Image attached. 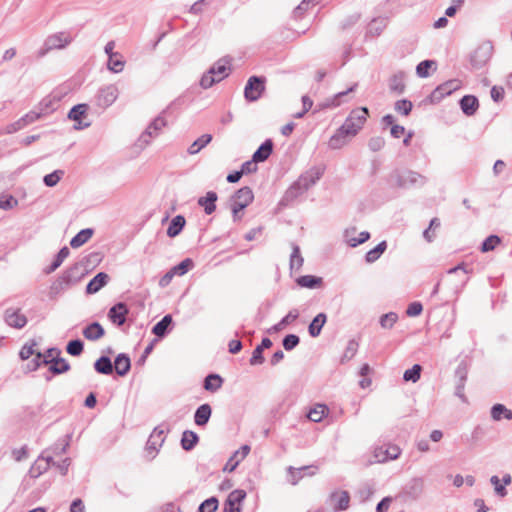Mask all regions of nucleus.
I'll list each match as a JSON object with an SVG mask.
<instances>
[{
    "instance_id": "24",
    "label": "nucleus",
    "mask_w": 512,
    "mask_h": 512,
    "mask_svg": "<svg viewBox=\"0 0 512 512\" xmlns=\"http://www.w3.org/2000/svg\"><path fill=\"white\" fill-rule=\"evenodd\" d=\"M356 84L351 86L345 91H341L333 95L332 97L326 98L322 101V109L324 108H336L346 101L345 97L352 91H354Z\"/></svg>"
},
{
    "instance_id": "64",
    "label": "nucleus",
    "mask_w": 512,
    "mask_h": 512,
    "mask_svg": "<svg viewBox=\"0 0 512 512\" xmlns=\"http://www.w3.org/2000/svg\"><path fill=\"white\" fill-rule=\"evenodd\" d=\"M500 238L497 235L488 236L482 243L481 250L483 252L492 251L499 243Z\"/></svg>"
},
{
    "instance_id": "61",
    "label": "nucleus",
    "mask_w": 512,
    "mask_h": 512,
    "mask_svg": "<svg viewBox=\"0 0 512 512\" xmlns=\"http://www.w3.org/2000/svg\"><path fill=\"white\" fill-rule=\"evenodd\" d=\"M64 172L62 170H55L54 172L47 174L43 178V182L48 187H54L63 176Z\"/></svg>"
},
{
    "instance_id": "7",
    "label": "nucleus",
    "mask_w": 512,
    "mask_h": 512,
    "mask_svg": "<svg viewBox=\"0 0 512 512\" xmlns=\"http://www.w3.org/2000/svg\"><path fill=\"white\" fill-rule=\"evenodd\" d=\"M493 52L491 43L486 42L479 45L470 56V63L474 69H481L490 60Z\"/></svg>"
},
{
    "instance_id": "43",
    "label": "nucleus",
    "mask_w": 512,
    "mask_h": 512,
    "mask_svg": "<svg viewBox=\"0 0 512 512\" xmlns=\"http://www.w3.org/2000/svg\"><path fill=\"white\" fill-rule=\"evenodd\" d=\"M292 253L290 255V269L299 270L303 265V257L300 253V248L297 244L292 243Z\"/></svg>"
},
{
    "instance_id": "10",
    "label": "nucleus",
    "mask_w": 512,
    "mask_h": 512,
    "mask_svg": "<svg viewBox=\"0 0 512 512\" xmlns=\"http://www.w3.org/2000/svg\"><path fill=\"white\" fill-rule=\"evenodd\" d=\"M118 97V89L115 85H107L99 89L96 95V103L101 108L112 105Z\"/></svg>"
},
{
    "instance_id": "29",
    "label": "nucleus",
    "mask_w": 512,
    "mask_h": 512,
    "mask_svg": "<svg viewBox=\"0 0 512 512\" xmlns=\"http://www.w3.org/2000/svg\"><path fill=\"white\" fill-rule=\"evenodd\" d=\"M212 414V409L209 404H202L200 405L194 414V422L198 426H205Z\"/></svg>"
},
{
    "instance_id": "45",
    "label": "nucleus",
    "mask_w": 512,
    "mask_h": 512,
    "mask_svg": "<svg viewBox=\"0 0 512 512\" xmlns=\"http://www.w3.org/2000/svg\"><path fill=\"white\" fill-rule=\"evenodd\" d=\"M194 267V262L191 258H185L179 264L171 268V271L176 276H183Z\"/></svg>"
},
{
    "instance_id": "31",
    "label": "nucleus",
    "mask_w": 512,
    "mask_h": 512,
    "mask_svg": "<svg viewBox=\"0 0 512 512\" xmlns=\"http://www.w3.org/2000/svg\"><path fill=\"white\" fill-rule=\"evenodd\" d=\"M115 371L119 376H125L131 368V361L127 354L120 353L114 361Z\"/></svg>"
},
{
    "instance_id": "12",
    "label": "nucleus",
    "mask_w": 512,
    "mask_h": 512,
    "mask_svg": "<svg viewBox=\"0 0 512 512\" xmlns=\"http://www.w3.org/2000/svg\"><path fill=\"white\" fill-rule=\"evenodd\" d=\"M128 313V306L124 302H118L109 309L108 318L113 324L122 326L126 322Z\"/></svg>"
},
{
    "instance_id": "28",
    "label": "nucleus",
    "mask_w": 512,
    "mask_h": 512,
    "mask_svg": "<svg viewBox=\"0 0 512 512\" xmlns=\"http://www.w3.org/2000/svg\"><path fill=\"white\" fill-rule=\"evenodd\" d=\"M83 336L90 341H96L105 335V330L99 322H92L83 331Z\"/></svg>"
},
{
    "instance_id": "59",
    "label": "nucleus",
    "mask_w": 512,
    "mask_h": 512,
    "mask_svg": "<svg viewBox=\"0 0 512 512\" xmlns=\"http://www.w3.org/2000/svg\"><path fill=\"white\" fill-rule=\"evenodd\" d=\"M229 62L225 61L224 59H220L217 61L212 67L209 69L210 74L221 75L220 77H223V79L227 76L226 70H227V64Z\"/></svg>"
},
{
    "instance_id": "48",
    "label": "nucleus",
    "mask_w": 512,
    "mask_h": 512,
    "mask_svg": "<svg viewBox=\"0 0 512 512\" xmlns=\"http://www.w3.org/2000/svg\"><path fill=\"white\" fill-rule=\"evenodd\" d=\"M424 481L422 478H413L407 486V493L413 497L419 496L423 491Z\"/></svg>"
},
{
    "instance_id": "3",
    "label": "nucleus",
    "mask_w": 512,
    "mask_h": 512,
    "mask_svg": "<svg viewBox=\"0 0 512 512\" xmlns=\"http://www.w3.org/2000/svg\"><path fill=\"white\" fill-rule=\"evenodd\" d=\"M392 184L399 188H410L413 186H423L426 183V177L418 172L407 170L396 172L391 176Z\"/></svg>"
},
{
    "instance_id": "23",
    "label": "nucleus",
    "mask_w": 512,
    "mask_h": 512,
    "mask_svg": "<svg viewBox=\"0 0 512 512\" xmlns=\"http://www.w3.org/2000/svg\"><path fill=\"white\" fill-rule=\"evenodd\" d=\"M250 452L249 445H243L240 450L235 451L234 454L228 459L224 466V471L232 472L236 469L239 463L248 455Z\"/></svg>"
},
{
    "instance_id": "2",
    "label": "nucleus",
    "mask_w": 512,
    "mask_h": 512,
    "mask_svg": "<svg viewBox=\"0 0 512 512\" xmlns=\"http://www.w3.org/2000/svg\"><path fill=\"white\" fill-rule=\"evenodd\" d=\"M368 113V108L366 107L352 110L340 128L345 131L348 136L354 137L365 124Z\"/></svg>"
},
{
    "instance_id": "22",
    "label": "nucleus",
    "mask_w": 512,
    "mask_h": 512,
    "mask_svg": "<svg viewBox=\"0 0 512 512\" xmlns=\"http://www.w3.org/2000/svg\"><path fill=\"white\" fill-rule=\"evenodd\" d=\"M110 277L105 272L97 273L87 284L86 293L95 294L100 291L109 281Z\"/></svg>"
},
{
    "instance_id": "11",
    "label": "nucleus",
    "mask_w": 512,
    "mask_h": 512,
    "mask_svg": "<svg viewBox=\"0 0 512 512\" xmlns=\"http://www.w3.org/2000/svg\"><path fill=\"white\" fill-rule=\"evenodd\" d=\"M401 454V450L396 445L378 446L374 449L373 456L375 462L383 463L389 460H395Z\"/></svg>"
},
{
    "instance_id": "40",
    "label": "nucleus",
    "mask_w": 512,
    "mask_h": 512,
    "mask_svg": "<svg viewBox=\"0 0 512 512\" xmlns=\"http://www.w3.org/2000/svg\"><path fill=\"white\" fill-rule=\"evenodd\" d=\"M389 89L397 95L403 94L405 91L404 75L398 73L393 75L389 80Z\"/></svg>"
},
{
    "instance_id": "57",
    "label": "nucleus",
    "mask_w": 512,
    "mask_h": 512,
    "mask_svg": "<svg viewBox=\"0 0 512 512\" xmlns=\"http://www.w3.org/2000/svg\"><path fill=\"white\" fill-rule=\"evenodd\" d=\"M413 104L410 100L407 99H401L395 102L394 109L396 112L402 114V115H409L412 111Z\"/></svg>"
},
{
    "instance_id": "17",
    "label": "nucleus",
    "mask_w": 512,
    "mask_h": 512,
    "mask_svg": "<svg viewBox=\"0 0 512 512\" xmlns=\"http://www.w3.org/2000/svg\"><path fill=\"white\" fill-rule=\"evenodd\" d=\"M246 497V492L241 489H236L232 491L225 503H224V512H241V509L237 504L241 503Z\"/></svg>"
},
{
    "instance_id": "8",
    "label": "nucleus",
    "mask_w": 512,
    "mask_h": 512,
    "mask_svg": "<svg viewBox=\"0 0 512 512\" xmlns=\"http://www.w3.org/2000/svg\"><path fill=\"white\" fill-rule=\"evenodd\" d=\"M461 87V82L458 79L448 80L437 86L431 93V101L433 103L440 102L444 97L451 95L454 91Z\"/></svg>"
},
{
    "instance_id": "41",
    "label": "nucleus",
    "mask_w": 512,
    "mask_h": 512,
    "mask_svg": "<svg viewBox=\"0 0 512 512\" xmlns=\"http://www.w3.org/2000/svg\"><path fill=\"white\" fill-rule=\"evenodd\" d=\"M212 140L211 134H203L201 137L196 139L189 147L187 152L190 155L197 154L201 149L208 145Z\"/></svg>"
},
{
    "instance_id": "34",
    "label": "nucleus",
    "mask_w": 512,
    "mask_h": 512,
    "mask_svg": "<svg viewBox=\"0 0 512 512\" xmlns=\"http://www.w3.org/2000/svg\"><path fill=\"white\" fill-rule=\"evenodd\" d=\"M94 230L92 228H85L79 231L70 241L72 248H79L84 245L93 236Z\"/></svg>"
},
{
    "instance_id": "27",
    "label": "nucleus",
    "mask_w": 512,
    "mask_h": 512,
    "mask_svg": "<svg viewBox=\"0 0 512 512\" xmlns=\"http://www.w3.org/2000/svg\"><path fill=\"white\" fill-rule=\"evenodd\" d=\"M273 147H274L273 141L271 139H266L258 147V149L254 152V154L252 156L253 161L258 162V163L266 161L269 158V156L272 154Z\"/></svg>"
},
{
    "instance_id": "13",
    "label": "nucleus",
    "mask_w": 512,
    "mask_h": 512,
    "mask_svg": "<svg viewBox=\"0 0 512 512\" xmlns=\"http://www.w3.org/2000/svg\"><path fill=\"white\" fill-rule=\"evenodd\" d=\"M254 200V193L252 189L248 186L242 187L238 189L232 196H231V203L237 204L238 208L245 209L247 206H249Z\"/></svg>"
},
{
    "instance_id": "49",
    "label": "nucleus",
    "mask_w": 512,
    "mask_h": 512,
    "mask_svg": "<svg viewBox=\"0 0 512 512\" xmlns=\"http://www.w3.org/2000/svg\"><path fill=\"white\" fill-rule=\"evenodd\" d=\"M84 350V343L80 339H74L66 345V352L71 356H80Z\"/></svg>"
},
{
    "instance_id": "46",
    "label": "nucleus",
    "mask_w": 512,
    "mask_h": 512,
    "mask_svg": "<svg viewBox=\"0 0 512 512\" xmlns=\"http://www.w3.org/2000/svg\"><path fill=\"white\" fill-rule=\"evenodd\" d=\"M422 372V366L420 364H414L412 368L407 369L403 374V380L406 382L416 383Z\"/></svg>"
},
{
    "instance_id": "47",
    "label": "nucleus",
    "mask_w": 512,
    "mask_h": 512,
    "mask_svg": "<svg viewBox=\"0 0 512 512\" xmlns=\"http://www.w3.org/2000/svg\"><path fill=\"white\" fill-rule=\"evenodd\" d=\"M49 468V463L48 462H44L43 458L42 457H39L35 462L34 464L31 466L30 470H29V474L31 477H34V478H37L39 477L42 473H44L45 471H47Z\"/></svg>"
},
{
    "instance_id": "52",
    "label": "nucleus",
    "mask_w": 512,
    "mask_h": 512,
    "mask_svg": "<svg viewBox=\"0 0 512 512\" xmlns=\"http://www.w3.org/2000/svg\"><path fill=\"white\" fill-rule=\"evenodd\" d=\"M398 320V315L395 312H388L383 314L379 319V324L383 329H391Z\"/></svg>"
},
{
    "instance_id": "60",
    "label": "nucleus",
    "mask_w": 512,
    "mask_h": 512,
    "mask_svg": "<svg viewBox=\"0 0 512 512\" xmlns=\"http://www.w3.org/2000/svg\"><path fill=\"white\" fill-rule=\"evenodd\" d=\"M435 61L433 60H424L421 61L416 67V73L421 78H426L429 76V69L435 65Z\"/></svg>"
},
{
    "instance_id": "36",
    "label": "nucleus",
    "mask_w": 512,
    "mask_h": 512,
    "mask_svg": "<svg viewBox=\"0 0 512 512\" xmlns=\"http://www.w3.org/2000/svg\"><path fill=\"white\" fill-rule=\"evenodd\" d=\"M94 369L99 374L110 375L113 373V364L108 356H101L94 363Z\"/></svg>"
},
{
    "instance_id": "55",
    "label": "nucleus",
    "mask_w": 512,
    "mask_h": 512,
    "mask_svg": "<svg viewBox=\"0 0 512 512\" xmlns=\"http://www.w3.org/2000/svg\"><path fill=\"white\" fill-rule=\"evenodd\" d=\"M298 316V311L296 309H293L289 311V313L285 317H283L279 323L274 325L272 329L274 331H280L283 327L295 321L298 318Z\"/></svg>"
},
{
    "instance_id": "25",
    "label": "nucleus",
    "mask_w": 512,
    "mask_h": 512,
    "mask_svg": "<svg viewBox=\"0 0 512 512\" xmlns=\"http://www.w3.org/2000/svg\"><path fill=\"white\" fill-rule=\"evenodd\" d=\"M460 108L467 116L474 115L479 108V101L473 95H465L460 99Z\"/></svg>"
},
{
    "instance_id": "56",
    "label": "nucleus",
    "mask_w": 512,
    "mask_h": 512,
    "mask_svg": "<svg viewBox=\"0 0 512 512\" xmlns=\"http://www.w3.org/2000/svg\"><path fill=\"white\" fill-rule=\"evenodd\" d=\"M219 501L216 497L212 496L204 500L198 508L199 512H215L218 508Z\"/></svg>"
},
{
    "instance_id": "38",
    "label": "nucleus",
    "mask_w": 512,
    "mask_h": 512,
    "mask_svg": "<svg viewBox=\"0 0 512 512\" xmlns=\"http://www.w3.org/2000/svg\"><path fill=\"white\" fill-rule=\"evenodd\" d=\"M308 470L310 471L311 474H316L318 467L315 465H310V466H303L301 468L295 469L290 466L288 468V472H289V476H290L289 481L291 482V484L296 485L299 482V480L302 478V472L308 471Z\"/></svg>"
},
{
    "instance_id": "1",
    "label": "nucleus",
    "mask_w": 512,
    "mask_h": 512,
    "mask_svg": "<svg viewBox=\"0 0 512 512\" xmlns=\"http://www.w3.org/2000/svg\"><path fill=\"white\" fill-rule=\"evenodd\" d=\"M320 179V168L312 167L303 173L297 181H295L283 195L280 205L286 206L294 201L299 195L307 191L310 187L316 184Z\"/></svg>"
},
{
    "instance_id": "4",
    "label": "nucleus",
    "mask_w": 512,
    "mask_h": 512,
    "mask_svg": "<svg viewBox=\"0 0 512 512\" xmlns=\"http://www.w3.org/2000/svg\"><path fill=\"white\" fill-rule=\"evenodd\" d=\"M72 42L70 33L61 31L49 35L43 44V47L38 51V57L45 56L49 51L54 49H64Z\"/></svg>"
},
{
    "instance_id": "44",
    "label": "nucleus",
    "mask_w": 512,
    "mask_h": 512,
    "mask_svg": "<svg viewBox=\"0 0 512 512\" xmlns=\"http://www.w3.org/2000/svg\"><path fill=\"white\" fill-rule=\"evenodd\" d=\"M70 254V250L68 249V247H63L59 250V252L57 253L55 259L53 260V262L51 263V265L48 267L46 273H52L54 272L58 267L61 266V264L63 263V261L69 256Z\"/></svg>"
},
{
    "instance_id": "63",
    "label": "nucleus",
    "mask_w": 512,
    "mask_h": 512,
    "mask_svg": "<svg viewBox=\"0 0 512 512\" xmlns=\"http://www.w3.org/2000/svg\"><path fill=\"white\" fill-rule=\"evenodd\" d=\"M18 205V200L12 195H1L0 209L10 210Z\"/></svg>"
},
{
    "instance_id": "58",
    "label": "nucleus",
    "mask_w": 512,
    "mask_h": 512,
    "mask_svg": "<svg viewBox=\"0 0 512 512\" xmlns=\"http://www.w3.org/2000/svg\"><path fill=\"white\" fill-rule=\"evenodd\" d=\"M490 483L494 487V492H495L496 496H498L500 498H504L505 496H507L508 491L505 488V486L502 484V482L498 476H496V475L491 476Z\"/></svg>"
},
{
    "instance_id": "16",
    "label": "nucleus",
    "mask_w": 512,
    "mask_h": 512,
    "mask_svg": "<svg viewBox=\"0 0 512 512\" xmlns=\"http://www.w3.org/2000/svg\"><path fill=\"white\" fill-rule=\"evenodd\" d=\"M165 126L166 120L161 115H159L150 123L147 129L141 134L139 141L148 144L150 142V139L153 136H156L158 132Z\"/></svg>"
},
{
    "instance_id": "5",
    "label": "nucleus",
    "mask_w": 512,
    "mask_h": 512,
    "mask_svg": "<svg viewBox=\"0 0 512 512\" xmlns=\"http://www.w3.org/2000/svg\"><path fill=\"white\" fill-rule=\"evenodd\" d=\"M165 441L164 430L159 427H155L150 434L146 446H145V457L147 460H153L159 452L160 447Z\"/></svg>"
},
{
    "instance_id": "19",
    "label": "nucleus",
    "mask_w": 512,
    "mask_h": 512,
    "mask_svg": "<svg viewBox=\"0 0 512 512\" xmlns=\"http://www.w3.org/2000/svg\"><path fill=\"white\" fill-rule=\"evenodd\" d=\"M42 362L44 365H49V372L53 375L66 373L71 368L66 359L62 358L60 355L52 359L44 358Z\"/></svg>"
},
{
    "instance_id": "53",
    "label": "nucleus",
    "mask_w": 512,
    "mask_h": 512,
    "mask_svg": "<svg viewBox=\"0 0 512 512\" xmlns=\"http://www.w3.org/2000/svg\"><path fill=\"white\" fill-rule=\"evenodd\" d=\"M297 284L301 287L315 288L320 285V277L305 275L297 279Z\"/></svg>"
},
{
    "instance_id": "26",
    "label": "nucleus",
    "mask_w": 512,
    "mask_h": 512,
    "mask_svg": "<svg viewBox=\"0 0 512 512\" xmlns=\"http://www.w3.org/2000/svg\"><path fill=\"white\" fill-rule=\"evenodd\" d=\"M218 195L214 191H208L204 197H200L197 201L198 205L204 208L207 215H211L216 210V202Z\"/></svg>"
},
{
    "instance_id": "37",
    "label": "nucleus",
    "mask_w": 512,
    "mask_h": 512,
    "mask_svg": "<svg viewBox=\"0 0 512 512\" xmlns=\"http://www.w3.org/2000/svg\"><path fill=\"white\" fill-rule=\"evenodd\" d=\"M171 324L172 316L167 314L153 326L152 333L159 338H163L167 334L168 328Z\"/></svg>"
},
{
    "instance_id": "33",
    "label": "nucleus",
    "mask_w": 512,
    "mask_h": 512,
    "mask_svg": "<svg viewBox=\"0 0 512 512\" xmlns=\"http://www.w3.org/2000/svg\"><path fill=\"white\" fill-rule=\"evenodd\" d=\"M352 138L348 136L345 131L339 128L335 134L330 138L328 146L331 149H340L348 143V140Z\"/></svg>"
},
{
    "instance_id": "30",
    "label": "nucleus",
    "mask_w": 512,
    "mask_h": 512,
    "mask_svg": "<svg viewBox=\"0 0 512 512\" xmlns=\"http://www.w3.org/2000/svg\"><path fill=\"white\" fill-rule=\"evenodd\" d=\"M223 378L216 373L208 374L203 382V388L211 393L218 391L223 385Z\"/></svg>"
},
{
    "instance_id": "32",
    "label": "nucleus",
    "mask_w": 512,
    "mask_h": 512,
    "mask_svg": "<svg viewBox=\"0 0 512 512\" xmlns=\"http://www.w3.org/2000/svg\"><path fill=\"white\" fill-rule=\"evenodd\" d=\"M490 415L494 421H501L502 419L512 420V410L500 403L494 404L491 407Z\"/></svg>"
},
{
    "instance_id": "42",
    "label": "nucleus",
    "mask_w": 512,
    "mask_h": 512,
    "mask_svg": "<svg viewBox=\"0 0 512 512\" xmlns=\"http://www.w3.org/2000/svg\"><path fill=\"white\" fill-rule=\"evenodd\" d=\"M387 248L386 241L380 242L376 247L369 250L365 255V260L367 263H373L380 258V256L385 252Z\"/></svg>"
},
{
    "instance_id": "18",
    "label": "nucleus",
    "mask_w": 512,
    "mask_h": 512,
    "mask_svg": "<svg viewBox=\"0 0 512 512\" xmlns=\"http://www.w3.org/2000/svg\"><path fill=\"white\" fill-rule=\"evenodd\" d=\"M5 322L13 328L21 329L27 324V317L19 309L8 308L4 315Z\"/></svg>"
},
{
    "instance_id": "20",
    "label": "nucleus",
    "mask_w": 512,
    "mask_h": 512,
    "mask_svg": "<svg viewBox=\"0 0 512 512\" xmlns=\"http://www.w3.org/2000/svg\"><path fill=\"white\" fill-rule=\"evenodd\" d=\"M356 232L357 229L355 227L348 228L344 231V240L350 247H357L370 238V233L367 231L360 232L358 238H355Z\"/></svg>"
},
{
    "instance_id": "62",
    "label": "nucleus",
    "mask_w": 512,
    "mask_h": 512,
    "mask_svg": "<svg viewBox=\"0 0 512 512\" xmlns=\"http://www.w3.org/2000/svg\"><path fill=\"white\" fill-rule=\"evenodd\" d=\"M223 77L216 78L214 74H210L209 70L205 73L200 80V86L204 89H208L213 86V84L220 82Z\"/></svg>"
},
{
    "instance_id": "9",
    "label": "nucleus",
    "mask_w": 512,
    "mask_h": 512,
    "mask_svg": "<svg viewBox=\"0 0 512 512\" xmlns=\"http://www.w3.org/2000/svg\"><path fill=\"white\" fill-rule=\"evenodd\" d=\"M468 376V368L465 362H461L455 370V396L458 397L463 403H467V397L464 393L465 384Z\"/></svg>"
},
{
    "instance_id": "50",
    "label": "nucleus",
    "mask_w": 512,
    "mask_h": 512,
    "mask_svg": "<svg viewBox=\"0 0 512 512\" xmlns=\"http://www.w3.org/2000/svg\"><path fill=\"white\" fill-rule=\"evenodd\" d=\"M358 347H359V343L356 340H354V339L349 340L347 343L346 349L341 357V362L344 363L346 361L351 360L356 355V353L358 351Z\"/></svg>"
},
{
    "instance_id": "6",
    "label": "nucleus",
    "mask_w": 512,
    "mask_h": 512,
    "mask_svg": "<svg viewBox=\"0 0 512 512\" xmlns=\"http://www.w3.org/2000/svg\"><path fill=\"white\" fill-rule=\"evenodd\" d=\"M265 77L251 76L244 88V96L247 101L258 100L265 90Z\"/></svg>"
},
{
    "instance_id": "54",
    "label": "nucleus",
    "mask_w": 512,
    "mask_h": 512,
    "mask_svg": "<svg viewBox=\"0 0 512 512\" xmlns=\"http://www.w3.org/2000/svg\"><path fill=\"white\" fill-rule=\"evenodd\" d=\"M72 286L67 279L61 275L59 276L51 285V292L54 294H59L63 291H65L67 288Z\"/></svg>"
},
{
    "instance_id": "35",
    "label": "nucleus",
    "mask_w": 512,
    "mask_h": 512,
    "mask_svg": "<svg viewBox=\"0 0 512 512\" xmlns=\"http://www.w3.org/2000/svg\"><path fill=\"white\" fill-rule=\"evenodd\" d=\"M185 224H186V220H185L184 216H182V215L175 216L171 220V222L168 226L167 235L171 238L178 236L181 233V231L183 230Z\"/></svg>"
},
{
    "instance_id": "21",
    "label": "nucleus",
    "mask_w": 512,
    "mask_h": 512,
    "mask_svg": "<svg viewBox=\"0 0 512 512\" xmlns=\"http://www.w3.org/2000/svg\"><path fill=\"white\" fill-rule=\"evenodd\" d=\"M85 265L84 263H75L70 266L67 270H65L62 275L67 279V281L74 285L78 283L83 276L85 275Z\"/></svg>"
},
{
    "instance_id": "14",
    "label": "nucleus",
    "mask_w": 512,
    "mask_h": 512,
    "mask_svg": "<svg viewBox=\"0 0 512 512\" xmlns=\"http://www.w3.org/2000/svg\"><path fill=\"white\" fill-rule=\"evenodd\" d=\"M350 496L347 491L333 492L327 499V505L333 508V511L345 510L349 506Z\"/></svg>"
},
{
    "instance_id": "51",
    "label": "nucleus",
    "mask_w": 512,
    "mask_h": 512,
    "mask_svg": "<svg viewBox=\"0 0 512 512\" xmlns=\"http://www.w3.org/2000/svg\"><path fill=\"white\" fill-rule=\"evenodd\" d=\"M38 345V343L33 339V340H30L29 342L25 343L20 352H19V357L22 359V360H27L29 359L32 355H34L35 353H37L38 351L35 350V347Z\"/></svg>"
},
{
    "instance_id": "39",
    "label": "nucleus",
    "mask_w": 512,
    "mask_h": 512,
    "mask_svg": "<svg viewBox=\"0 0 512 512\" xmlns=\"http://www.w3.org/2000/svg\"><path fill=\"white\" fill-rule=\"evenodd\" d=\"M198 435L191 430H186L182 434L181 446L185 451H191L198 443Z\"/></svg>"
},
{
    "instance_id": "15",
    "label": "nucleus",
    "mask_w": 512,
    "mask_h": 512,
    "mask_svg": "<svg viewBox=\"0 0 512 512\" xmlns=\"http://www.w3.org/2000/svg\"><path fill=\"white\" fill-rule=\"evenodd\" d=\"M88 111V105L87 104H77L71 108V110L68 113V118L70 120H73L77 122V124L74 125V128L79 130L83 128H87L90 126L89 122L83 123L82 118L86 116Z\"/></svg>"
}]
</instances>
